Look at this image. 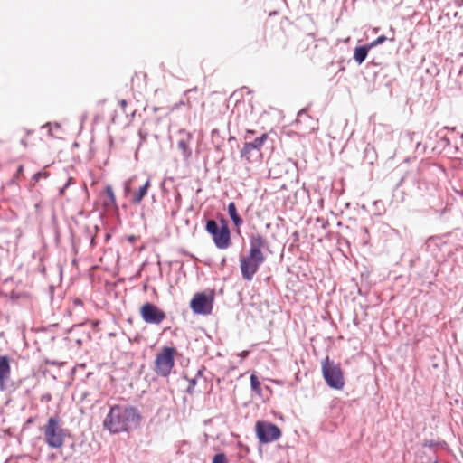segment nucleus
Masks as SVG:
<instances>
[{
    "instance_id": "nucleus-1",
    "label": "nucleus",
    "mask_w": 463,
    "mask_h": 463,
    "mask_svg": "<svg viewBox=\"0 0 463 463\" xmlns=\"http://www.w3.org/2000/svg\"><path fill=\"white\" fill-rule=\"evenodd\" d=\"M142 415L137 407L116 404L110 407L103 420L104 429L112 434L129 432L139 427Z\"/></svg>"
},
{
    "instance_id": "nucleus-2",
    "label": "nucleus",
    "mask_w": 463,
    "mask_h": 463,
    "mask_svg": "<svg viewBox=\"0 0 463 463\" xmlns=\"http://www.w3.org/2000/svg\"><path fill=\"white\" fill-rule=\"evenodd\" d=\"M44 442L52 449L61 448L66 438L71 437V431L62 427L61 419L55 415L47 420L46 424L43 427Z\"/></svg>"
},
{
    "instance_id": "nucleus-3",
    "label": "nucleus",
    "mask_w": 463,
    "mask_h": 463,
    "mask_svg": "<svg viewBox=\"0 0 463 463\" xmlns=\"http://www.w3.org/2000/svg\"><path fill=\"white\" fill-rule=\"evenodd\" d=\"M322 373L326 384L335 390H342L345 386L344 373L339 364L326 356L322 361Z\"/></svg>"
},
{
    "instance_id": "nucleus-4",
    "label": "nucleus",
    "mask_w": 463,
    "mask_h": 463,
    "mask_svg": "<svg viewBox=\"0 0 463 463\" xmlns=\"http://www.w3.org/2000/svg\"><path fill=\"white\" fill-rule=\"evenodd\" d=\"M175 348L165 346L156 355L154 371L157 375L166 377L170 374L175 365Z\"/></svg>"
},
{
    "instance_id": "nucleus-5",
    "label": "nucleus",
    "mask_w": 463,
    "mask_h": 463,
    "mask_svg": "<svg viewBox=\"0 0 463 463\" xmlns=\"http://www.w3.org/2000/svg\"><path fill=\"white\" fill-rule=\"evenodd\" d=\"M205 230L212 236L216 248L225 250L231 246V232L226 229H220L219 223L215 220L208 219Z\"/></svg>"
},
{
    "instance_id": "nucleus-6",
    "label": "nucleus",
    "mask_w": 463,
    "mask_h": 463,
    "mask_svg": "<svg viewBox=\"0 0 463 463\" xmlns=\"http://www.w3.org/2000/svg\"><path fill=\"white\" fill-rule=\"evenodd\" d=\"M254 134L253 130H248L245 136V139L247 140L244 143L242 149L241 150V156L247 160H250V158L257 154V156L260 155V149L264 144V142L268 139V135L266 133L262 134L260 137L254 138L252 141L251 135Z\"/></svg>"
},
{
    "instance_id": "nucleus-7",
    "label": "nucleus",
    "mask_w": 463,
    "mask_h": 463,
    "mask_svg": "<svg viewBox=\"0 0 463 463\" xmlns=\"http://www.w3.org/2000/svg\"><path fill=\"white\" fill-rule=\"evenodd\" d=\"M256 434L260 443H269L279 439L281 436L280 429L269 421H257Z\"/></svg>"
},
{
    "instance_id": "nucleus-8",
    "label": "nucleus",
    "mask_w": 463,
    "mask_h": 463,
    "mask_svg": "<svg viewBox=\"0 0 463 463\" xmlns=\"http://www.w3.org/2000/svg\"><path fill=\"white\" fill-rule=\"evenodd\" d=\"M213 294L200 292L194 296L190 302L191 309L199 315H209L213 310Z\"/></svg>"
},
{
    "instance_id": "nucleus-9",
    "label": "nucleus",
    "mask_w": 463,
    "mask_h": 463,
    "mask_svg": "<svg viewBox=\"0 0 463 463\" xmlns=\"http://www.w3.org/2000/svg\"><path fill=\"white\" fill-rule=\"evenodd\" d=\"M139 312L142 319L147 324L159 325L165 318V313L150 302L143 304Z\"/></svg>"
},
{
    "instance_id": "nucleus-10",
    "label": "nucleus",
    "mask_w": 463,
    "mask_h": 463,
    "mask_svg": "<svg viewBox=\"0 0 463 463\" xmlns=\"http://www.w3.org/2000/svg\"><path fill=\"white\" fill-rule=\"evenodd\" d=\"M263 263L260 260L250 259L248 255L241 257L240 259V266L242 278L247 281H251Z\"/></svg>"
},
{
    "instance_id": "nucleus-11",
    "label": "nucleus",
    "mask_w": 463,
    "mask_h": 463,
    "mask_svg": "<svg viewBox=\"0 0 463 463\" xmlns=\"http://www.w3.org/2000/svg\"><path fill=\"white\" fill-rule=\"evenodd\" d=\"M10 362L6 355L0 356V390L11 391L13 384H9L10 380Z\"/></svg>"
},
{
    "instance_id": "nucleus-12",
    "label": "nucleus",
    "mask_w": 463,
    "mask_h": 463,
    "mask_svg": "<svg viewBox=\"0 0 463 463\" xmlns=\"http://www.w3.org/2000/svg\"><path fill=\"white\" fill-rule=\"evenodd\" d=\"M180 139L177 142V147L182 152L184 160H188L192 156L190 142L192 140V134L184 129L179 131Z\"/></svg>"
},
{
    "instance_id": "nucleus-13",
    "label": "nucleus",
    "mask_w": 463,
    "mask_h": 463,
    "mask_svg": "<svg viewBox=\"0 0 463 463\" xmlns=\"http://www.w3.org/2000/svg\"><path fill=\"white\" fill-rule=\"evenodd\" d=\"M151 186V178L150 176L146 179V181L134 193L130 202L133 204H139L143 199L147 195L148 189Z\"/></svg>"
},
{
    "instance_id": "nucleus-14",
    "label": "nucleus",
    "mask_w": 463,
    "mask_h": 463,
    "mask_svg": "<svg viewBox=\"0 0 463 463\" xmlns=\"http://www.w3.org/2000/svg\"><path fill=\"white\" fill-rule=\"evenodd\" d=\"M372 48L369 44L356 46L354 48V61L358 64H362L365 61V59L368 55V52Z\"/></svg>"
},
{
    "instance_id": "nucleus-15",
    "label": "nucleus",
    "mask_w": 463,
    "mask_h": 463,
    "mask_svg": "<svg viewBox=\"0 0 463 463\" xmlns=\"http://www.w3.org/2000/svg\"><path fill=\"white\" fill-rule=\"evenodd\" d=\"M228 213L234 226L239 230L243 223V220L238 213L236 205L233 202H231L228 204Z\"/></svg>"
},
{
    "instance_id": "nucleus-16",
    "label": "nucleus",
    "mask_w": 463,
    "mask_h": 463,
    "mask_svg": "<svg viewBox=\"0 0 463 463\" xmlns=\"http://www.w3.org/2000/svg\"><path fill=\"white\" fill-rule=\"evenodd\" d=\"M250 248L262 249L266 244V240L259 232L249 234Z\"/></svg>"
},
{
    "instance_id": "nucleus-17",
    "label": "nucleus",
    "mask_w": 463,
    "mask_h": 463,
    "mask_svg": "<svg viewBox=\"0 0 463 463\" xmlns=\"http://www.w3.org/2000/svg\"><path fill=\"white\" fill-rule=\"evenodd\" d=\"M105 193L107 195V200L104 202V205L106 207H109L111 205H116V197L114 194V191L110 185H108L105 189Z\"/></svg>"
},
{
    "instance_id": "nucleus-18",
    "label": "nucleus",
    "mask_w": 463,
    "mask_h": 463,
    "mask_svg": "<svg viewBox=\"0 0 463 463\" xmlns=\"http://www.w3.org/2000/svg\"><path fill=\"white\" fill-rule=\"evenodd\" d=\"M261 250L262 249L250 248L248 256H250V259H254V260H258L262 262H265L266 257Z\"/></svg>"
},
{
    "instance_id": "nucleus-19",
    "label": "nucleus",
    "mask_w": 463,
    "mask_h": 463,
    "mask_svg": "<svg viewBox=\"0 0 463 463\" xmlns=\"http://www.w3.org/2000/svg\"><path fill=\"white\" fill-rule=\"evenodd\" d=\"M250 387L255 393L261 394L260 382L255 374L250 375Z\"/></svg>"
},
{
    "instance_id": "nucleus-20",
    "label": "nucleus",
    "mask_w": 463,
    "mask_h": 463,
    "mask_svg": "<svg viewBox=\"0 0 463 463\" xmlns=\"http://www.w3.org/2000/svg\"><path fill=\"white\" fill-rule=\"evenodd\" d=\"M50 174L45 171H39L35 173L32 177V182L33 184L39 182L40 179H47L49 177Z\"/></svg>"
},
{
    "instance_id": "nucleus-21",
    "label": "nucleus",
    "mask_w": 463,
    "mask_h": 463,
    "mask_svg": "<svg viewBox=\"0 0 463 463\" xmlns=\"http://www.w3.org/2000/svg\"><path fill=\"white\" fill-rule=\"evenodd\" d=\"M387 40H390V41L393 42L394 41V37L387 38L384 35H381V36L377 37L374 41H373L371 43H369V45L371 46V48H373V47H375L377 45H380V44L383 43Z\"/></svg>"
},
{
    "instance_id": "nucleus-22",
    "label": "nucleus",
    "mask_w": 463,
    "mask_h": 463,
    "mask_svg": "<svg viewBox=\"0 0 463 463\" xmlns=\"http://www.w3.org/2000/svg\"><path fill=\"white\" fill-rule=\"evenodd\" d=\"M306 119H311L310 116L307 114V109H302L301 110L298 111V117H297V123L298 122H302V121H305Z\"/></svg>"
},
{
    "instance_id": "nucleus-23",
    "label": "nucleus",
    "mask_w": 463,
    "mask_h": 463,
    "mask_svg": "<svg viewBox=\"0 0 463 463\" xmlns=\"http://www.w3.org/2000/svg\"><path fill=\"white\" fill-rule=\"evenodd\" d=\"M213 463H228L224 453H217L213 456Z\"/></svg>"
},
{
    "instance_id": "nucleus-24",
    "label": "nucleus",
    "mask_w": 463,
    "mask_h": 463,
    "mask_svg": "<svg viewBox=\"0 0 463 463\" xmlns=\"http://www.w3.org/2000/svg\"><path fill=\"white\" fill-rule=\"evenodd\" d=\"M137 181V177L134 176L130 179H128L126 183H125V193H130V190H131V187L130 185L135 183Z\"/></svg>"
},
{
    "instance_id": "nucleus-25",
    "label": "nucleus",
    "mask_w": 463,
    "mask_h": 463,
    "mask_svg": "<svg viewBox=\"0 0 463 463\" xmlns=\"http://www.w3.org/2000/svg\"><path fill=\"white\" fill-rule=\"evenodd\" d=\"M219 228L220 229H226L228 232H231L230 231V227H229V222L228 220H226L225 218L222 217L220 219V224H219Z\"/></svg>"
},
{
    "instance_id": "nucleus-26",
    "label": "nucleus",
    "mask_w": 463,
    "mask_h": 463,
    "mask_svg": "<svg viewBox=\"0 0 463 463\" xmlns=\"http://www.w3.org/2000/svg\"><path fill=\"white\" fill-rule=\"evenodd\" d=\"M196 385V380L195 379H192L189 381V385L187 387V390L186 392L189 393V394H192L194 392V389Z\"/></svg>"
},
{
    "instance_id": "nucleus-27",
    "label": "nucleus",
    "mask_w": 463,
    "mask_h": 463,
    "mask_svg": "<svg viewBox=\"0 0 463 463\" xmlns=\"http://www.w3.org/2000/svg\"><path fill=\"white\" fill-rule=\"evenodd\" d=\"M362 232H364L363 241L366 244L369 241V232L367 227H363Z\"/></svg>"
},
{
    "instance_id": "nucleus-28",
    "label": "nucleus",
    "mask_w": 463,
    "mask_h": 463,
    "mask_svg": "<svg viewBox=\"0 0 463 463\" xmlns=\"http://www.w3.org/2000/svg\"><path fill=\"white\" fill-rule=\"evenodd\" d=\"M118 104H119L121 109L123 110V112H126V107L128 105L127 100L121 99V100L118 101Z\"/></svg>"
},
{
    "instance_id": "nucleus-29",
    "label": "nucleus",
    "mask_w": 463,
    "mask_h": 463,
    "mask_svg": "<svg viewBox=\"0 0 463 463\" xmlns=\"http://www.w3.org/2000/svg\"><path fill=\"white\" fill-rule=\"evenodd\" d=\"M73 183H74L73 178L72 177H69L67 182L63 185V189H67Z\"/></svg>"
},
{
    "instance_id": "nucleus-30",
    "label": "nucleus",
    "mask_w": 463,
    "mask_h": 463,
    "mask_svg": "<svg viewBox=\"0 0 463 463\" xmlns=\"http://www.w3.org/2000/svg\"><path fill=\"white\" fill-rule=\"evenodd\" d=\"M51 399H52V395L50 393H46L42 396L41 401L42 402H43V401L49 402V401H51Z\"/></svg>"
},
{
    "instance_id": "nucleus-31",
    "label": "nucleus",
    "mask_w": 463,
    "mask_h": 463,
    "mask_svg": "<svg viewBox=\"0 0 463 463\" xmlns=\"http://www.w3.org/2000/svg\"><path fill=\"white\" fill-rule=\"evenodd\" d=\"M219 137V130L218 129H213L212 130V138L213 141L215 142V137Z\"/></svg>"
},
{
    "instance_id": "nucleus-32",
    "label": "nucleus",
    "mask_w": 463,
    "mask_h": 463,
    "mask_svg": "<svg viewBox=\"0 0 463 463\" xmlns=\"http://www.w3.org/2000/svg\"><path fill=\"white\" fill-rule=\"evenodd\" d=\"M23 171H24V166H23L22 165H20L18 166V168H17L16 173H17V175H20V174H22V173H23Z\"/></svg>"
},
{
    "instance_id": "nucleus-33",
    "label": "nucleus",
    "mask_w": 463,
    "mask_h": 463,
    "mask_svg": "<svg viewBox=\"0 0 463 463\" xmlns=\"http://www.w3.org/2000/svg\"><path fill=\"white\" fill-rule=\"evenodd\" d=\"M66 189H63V186L61 188H60L59 190V195L60 196H63L64 195V192H65Z\"/></svg>"
},
{
    "instance_id": "nucleus-34",
    "label": "nucleus",
    "mask_w": 463,
    "mask_h": 463,
    "mask_svg": "<svg viewBox=\"0 0 463 463\" xmlns=\"http://www.w3.org/2000/svg\"><path fill=\"white\" fill-rule=\"evenodd\" d=\"M18 176H19V175H17V173H16V174L13 176V178H12L11 182H12V183L16 182V179L18 178Z\"/></svg>"
},
{
    "instance_id": "nucleus-35",
    "label": "nucleus",
    "mask_w": 463,
    "mask_h": 463,
    "mask_svg": "<svg viewBox=\"0 0 463 463\" xmlns=\"http://www.w3.org/2000/svg\"><path fill=\"white\" fill-rule=\"evenodd\" d=\"M18 176H19V175H17V173H16V174L13 176V178H12L11 182H12V183L16 182V179L18 178Z\"/></svg>"
},
{
    "instance_id": "nucleus-36",
    "label": "nucleus",
    "mask_w": 463,
    "mask_h": 463,
    "mask_svg": "<svg viewBox=\"0 0 463 463\" xmlns=\"http://www.w3.org/2000/svg\"><path fill=\"white\" fill-rule=\"evenodd\" d=\"M248 354H249V352L243 351L241 355V357L244 358V357H246L248 355Z\"/></svg>"
},
{
    "instance_id": "nucleus-37",
    "label": "nucleus",
    "mask_w": 463,
    "mask_h": 463,
    "mask_svg": "<svg viewBox=\"0 0 463 463\" xmlns=\"http://www.w3.org/2000/svg\"><path fill=\"white\" fill-rule=\"evenodd\" d=\"M33 422V418H29L26 421L27 424H32Z\"/></svg>"
},
{
    "instance_id": "nucleus-38",
    "label": "nucleus",
    "mask_w": 463,
    "mask_h": 463,
    "mask_svg": "<svg viewBox=\"0 0 463 463\" xmlns=\"http://www.w3.org/2000/svg\"><path fill=\"white\" fill-rule=\"evenodd\" d=\"M225 263H226V259H225V258H223V259H222V266H224V265H225Z\"/></svg>"
},
{
    "instance_id": "nucleus-39",
    "label": "nucleus",
    "mask_w": 463,
    "mask_h": 463,
    "mask_svg": "<svg viewBox=\"0 0 463 463\" xmlns=\"http://www.w3.org/2000/svg\"><path fill=\"white\" fill-rule=\"evenodd\" d=\"M21 143H22L24 146H26V143H25V141H24V139L21 141Z\"/></svg>"
},
{
    "instance_id": "nucleus-40",
    "label": "nucleus",
    "mask_w": 463,
    "mask_h": 463,
    "mask_svg": "<svg viewBox=\"0 0 463 463\" xmlns=\"http://www.w3.org/2000/svg\"><path fill=\"white\" fill-rule=\"evenodd\" d=\"M41 271H42L43 273H44V272H45V268H43V269H41Z\"/></svg>"
},
{
    "instance_id": "nucleus-41",
    "label": "nucleus",
    "mask_w": 463,
    "mask_h": 463,
    "mask_svg": "<svg viewBox=\"0 0 463 463\" xmlns=\"http://www.w3.org/2000/svg\"><path fill=\"white\" fill-rule=\"evenodd\" d=\"M76 304H81V301L80 300H77Z\"/></svg>"
}]
</instances>
